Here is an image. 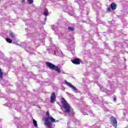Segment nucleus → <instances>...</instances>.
I'll use <instances>...</instances> for the list:
<instances>
[{"label":"nucleus","instance_id":"obj_1","mask_svg":"<svg viewBox=\"0 0 128 128\" xmlns=\"http://www.w3.org/2000/svg\"><path fill=\"white\" fill-rule=\"evenodd\" d=\"M60 102L62 108L64 109L66 112L70 114V106L68 102L64 98H61Z\"/></svg>","mask_w":128,"mask_h":128},{"label":"nucleus","instance_id":"obj_2","mask_svg":"<svg viewBox=\"0 0 128 128\" xmlns=\"http://www.w3.org/2000/svg\"><path fill=\"white\" fill-rule=\"evenodd\" d=\"M46 66H48V68H49L50 70H55L56 72H57L58 74L60 73V68L58 66H56V65L52 64V63L50 62H46Z\"/></svg>","mask_w":128,"mask_h":128},{"label":"nucleus","instance_id":"obj_3","mask_svg":"<svg viewBox=\"0 0 128 128\" xmlns=\"http://www.w3.org/2000/svg\"><path fill=\"white\" fill-rule=\"evenodd\" d=\"M46 116L47 117H44L43 118V120H44V122H50V120L52 122H56V119L54 118H52V117L50 116V112L48 111L46 112Z\"/></svg>","mask_w":128,"mask_h":128},{"label":"nucleus","instance_id":"obj_4","mask_svg":"<svg viewBox=\"0 0 128 128\" xmlns=\"http://www.w3.org/2000/svg\"><path fill=\"white\" fill-rule=\"evenodd\" d=\"M110 122H112L113 124V126L114 128H118V121H116V118L113 116H112L110 118Z\"/></svg>","mask_w":128,"mask_h":128},{"label":"nucleus","instance_id":"obj_5","mask_svg":"<svg viewBox=\"0 0 128 128\" xmlns=\"http://www.w3.org/2000/svg\"><path fill=\"white\" fill-rule=\"evenodd\" d=\"M56 100V93L52 92L50 96V102L54 104Z\"/></svg>","mask_w":128,"mask_h":128},{"label":"nucleus","instance_id":"obj_6","mask_svg":"<svg viewBox=\"0 0 128 128\" xmlns=\"http://www.w3.org/2000/svg\"><path fill=\"white\" fill-rule=\"evenodd\" d=\"M72 62V64H80L82 60L78 58H75Z\"/></svg>","mask_w":128,"mask_h":128},{"label":"nucleus","instance_id":"obj_7","mask_svg":"<svg viewBox=\"0 0 128 128\" xmlns=\"http://www.w3.org/2000/svg\"><path fill=\"white\" fill-rule=\"evenodd\" d=\"M64 82H65V84H67L68 86H70V88H72L76 92L78 90V89H76V86H74V85H72L70 83L66 82V80H65Z\"/></svg>","mask_w":128,"mask_h":128},{"label":"nucleus","instance_id":"obj_8","mask_svg":"<svg viewBox=\"0 0 128 128\" xmlns=\"http://www.w3.org/2000/svg\"><path fill=\"white\" fill-rule=\"evenodd\" d=\"M117 6L118 5H116V4L115 3H112L110 6V7L112 10H116Z\"/></svg>","mask_w":128,"mask_h":128},{"label":"nucleus","instance_id":"obj_9","mask_svg":"<svg viewBox=\"0 0 128 128\" xmlns=\"http://www.w3.org/2000/svg\"><path fill=\"white\" fill-rule=\"evenodd\" d=\"M44 124L46 126H48V128H52V122H44Z\"/></svg>","mask_w":128,"mask_h":128},{"label":"nucleus","instance_id":"obj_10","mask_svg":"<svg viewBox=\"0 0 128 128\" xmlns=\"http://www.w3.org/2000/svg\"><path fill=\"white\" fill-rule=\"evenodd\" d=\"M10 36H11V38H16V34L12 31H10L9 32Z\"/></svg>","mask_w":128,"mask_h":128},{"label":"nucleus","instance_id":"obj_11","mask_svg":"<svg viewBox=\"0 0 128 128\" xmlns=\"http://www.w3.org/2000/svg\"><path fill=\"white\" fill-rule=\"evenodd\" d=\"M44 14L45 16H48V9L44 10Z\"/></svg>","mask_w":128,"mask_h":128},{"label":"nucleus","instance_id":"obj_12","mask_svg":"<svg viewBox=\"0 0 128 128\" xmlns=\"http://www.w3.org/2000/svg\"><path fill=\"white\" fill-rule=\"evenodd\" d=\"M4 78V74H2V68H0V78L2 80Z\"/></svg>","mask_w":128,"mask_h":128},{"label":"nucleus","instance_id":"obj_13","mask_svg":"<svg viewBox=\"0 0 128 128\" xmlns=\"http://www.w3.org/2000/svg\"><path fill=\"white\" fill-rule=\"evenodd\" d=\"M6 42L9 44H12V40L10 38H6Z\"/></svg>","mask_w":128,"mask_h":128},{"label":"nucleus","instance_id":"obj_14","mask_svg":"<svg viewBox=\"0 0 128 128\" xmlns=\"http://www.w3.org/2000/svg\"><path fill=\"white\" fill-rule=\"evenodd\" d=\"M33 124L34 126H38V122H36V120H33Z\"/></svg>","mask_w":128,"mask_h":128},{"label":"nucleus","instance_id":"obj_15","mask_svg":"<svg viewBox=\"0 0 128 128\" xmlns=\"http://www.w3.org/2000/svg\"><path fill=\"white\" fill-rule=\"evenodd\" d=\"M68 29L69 30H70V32H74V28H72V27H68Z\"/></svg>","mask_w":128,"mask_h":128},{"label":"nucleus","instance_id":"obj_16","mask_svg":"<svg viewBox=\"0 0 128 128\" xmlns=\"http://www.w3.org/2000/svg\"><path fill=\"white\" fill-rule=\"evenodd\" d=\"M28 2L30 4H32V2H34V0H28Z\"/></svg>","mask_w":128,"mask_h":128},{"label":"nucleus","instance_id":"obj_17","mask_svg":"<svg viewBox=\"0 0 128 128\" xmlns=\"http://www.w3.org/2000/svg\"><path fill=\"white\" fill-rule=\"evenodd\" d=\"M111 11H112V10L110 9V8H107V12H110Z\"/></svg>","mask_w":128,"mask_h":128},{"label":"nucleus","instance_id":"obj_18","mask_svg":"<svg viewBox=\"0 0 128 128\" xmlns=\"http://www.w3.org/2000/svg\"><path fill=\"white\" fill-rule=\"evenodd\" d=\"M114 102H116V98H114Z\"/></svg>","mask_w":128,"mask_h":128},{"label":"nucleus","instance_id":"obj_19","mask_svg":"<svg viewBox=\"0 0 128 128\" xmlns=\"http://www.w3.org/2000/svg\"><path fill=\"white\" fill-rule=\"evenodd\" d=\"M26 0H22V2H24Z\"/></svg>","mask_w":128,"mask_h":128}]
</instances>
